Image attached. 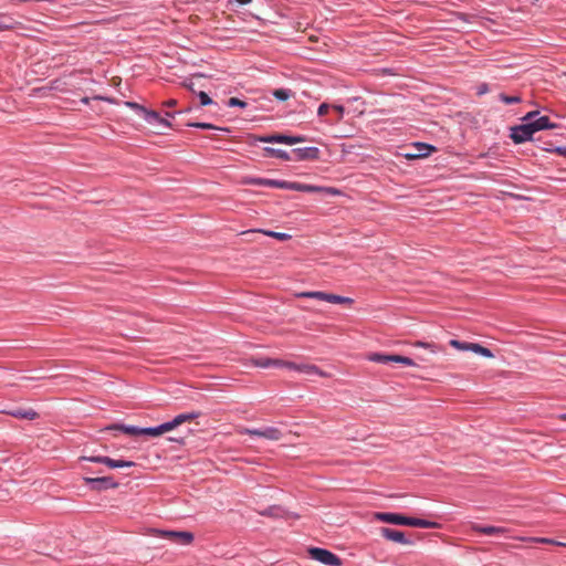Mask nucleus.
Masks as SVG:
<instances>
[{
	"instance_id": "nucleus-37",
	"label": "nucleus",
	"mask_w": 566,
	"mask_h": 566,
	"mask_svg": "<svg viewBox=\"0 0 566 566\" xmlns=\"http://www.w3.org/2000/svg\"><path fill=\"white\" fill-rule=\"evenodd\" d=\"M532 541L536 542V543H545V544H555V545L566 546V544H564V543L555 542L553 539L544 538V537L533 538Z\"/></svg>"
},
{
	"instance_id": "nucleus-5",
	"label": "nucleus",
	"mask_w": 566,
	"mask_h": 566,
	"mask_svg": "<svg viewBox=\"0 0 566 566\" xmlns=\"http://www.w3.org/2000/svg\"><path fill=\"white\" fill-rule=\"evenodd\" d=\"M310 556L327 566H340L342 562L337 555L334 553L318 547H313L308 549Z\"/></svg>"
},
{
	"instance_id": "nucleus-38",
	"label": "nucleus",
	"mask_w": 566,
	"mask_h": 566,
	"mask_svg": "<svg viewBox=\"0 0 566 566\" xmlns=\"http://www.w3.org/2000/svg\"><path fill=\"white\" fill-rule=\"evenodd\" d=\"M415 346L429 348V349H431L432 353H436V346L433 344H430V343L416 342Z\"/></svg>"
},
{
	"instance_id": "nucleus-32",
	"label": "nucleus",
	"mask_w": 566,
	"mask_h": 566,
	"mask_svg": "<svg viewBox=\"0 0 566 566\" xmlns=\"http://www.w3.org/2000/svg\"><path fill=\"white\" fill-rule=\"evenodd\" d=\"M189 126H193V127L201 128V129H220V127H217L209 123H192V124H189ZM221 130L229 132L228 128H221Z\"/></svg>"
},
{
	"instance_id": "nucleus-25",
	"label": "nucleus",
	"mask_w": 566,
	"mask_h": 566,
	"mask_svg": "<svg viewBox=\"0 0 566 566\" xmlns=\"http://www.w3.org/2000/svg\"><path fill=\"white\" fill-rule=\"evenodd\" d=\"M469 350L475 353V354H479L483 357H486V358H493L494 355L492 354V352L486 348V347H483L481 346L480 344H476V343H471L470 344V348Z\"/></svg>"
},
{
	"instance_id": "nucleus-12",
	"label": "nucleus",
	"mask_w": 566,
	"mask_h": 566,
	"mask_svg": "<svg viewBox=\"0 0 566 566\" xmlns=\"http://www.w3.org/2000/svg\"><path fill=\"white\" fill-rule=\"evenodd\" d=\"M380 534L388 541L396 542L402 545H409L411 542L406 538L405 534L389 527H381Z\"/></svg>"
},
{
	"instance_id": "nucleus-46",
	"label": "nucleus",
	"mask_w": 566,
	"mask_h": 566,
	"mask_svg": "<svg viewBox=\"0 0 566 566\" xmlns=\"http://www.w3.org/2000/svg\"><path fill=\"white\" fill-rule=\"evenodd\" d=\"M88 101H90V98H88V97H83V98H82V102H83L84 104H87V103H88Z\"/></svg>"
},
{
	"instance_id": "nucleus-26",
	"label": "nucleus",
	"mask_w": 566,
	"mask_h": 566,
	"mask_svg": "<svg viewBox=\"0 0 566 566\" xmlns=\"http://www.w3.org/2000/svg\"><path fill=\"white\" fill-rule=\"evenodd\" d=\"M262 186L272 187V188H279V189H289L290 182L289 181H281V180L263 178Z\"/></svg>"
},
{
	"instance_id": "nucleus-34",
	"label": "nucleus",
	"mask_w": 566,
	"mask_h": 566,
	"mask_svg": "<svg viewBox=\"0 0 566 566\" xmlns=\"http://www.w3.org/2000/svg\"><path fill=\"white\" fill-rule=\"evenodd\" d=\"M228 106H230V107L238 106V107L244 108V107H247V103L238 97H231L228 101Z\"/></svg>"
},
{
	"instance_id": "nucleus-13",
	"label": "nucleus",
	"mask_w": 566,
	"mask_h": 566,
	"mask_svg": "<svg viewBox=\"0 0 566 566\" xmlns=\"http://www.w3.org/2000/svg\"><path fill=\"white\" fill-rule=\"evenodd\" d=\"M252 363L256 367L268 368V367H292L294 363L284 361L281 359H271V358H253Z\"/></svg>"
},
{
	"instance_id": "nucleus-40",
	"label": "nucleus",
	"mask_w": 566,
	"mask_h": 566,
	"mask_svg": "<svg viewBox=\"0 0 566 566\" xmlns=\"http://www.w3.org/2000/svg\"><path fill=\"white\" fill-rule=\"evenodd\" d=\"M332 107L338 114L336 122H339L344 115V107L340 105H333Z\"/></svg>"
},
{
	"instance_id": "nucleus-17",
	"label": "nucleus",
	"mask_w": 566,
	"mask_h": 566,
	"mask_svg": "<svg viewBox=\"0 0 566 566\" xmlns=\"http://www.w3.org/2000/svg\"><path fill=\"white\" fill-rule=\"evenodd\" d=\"M200 416L199 412H189V413H180L176 416L171 421H168V424L171 426V430L177 428L178 426L192 421L193 419L198 418Z\"/></svg>"
},
{
	"instance_id": "nucleus-45",
	"label": "nucleus",
	"mask_w": 566,
	"mask_h": 566,
	"mask_svg": "<svg viewBox=\"0 0 566 566\" xmlns=\"http://www.w3.org/2000/svg\"><path fill=\"white\" fill-rule=\"evenodd\" d=\"M240 4H248L250 3L252 0H237Z\"/></svg>"
},
{
	"instance_id": "nucleus-1",
	"label": "nucleus",
	"mask_w": 566,
	"mask_h": 566,
	"mask_svg": "<svg viewBox=\"0 0 566 566\" xmlns=\"http://www.w3.org/2000/svg\"><path fill=\"white\" fill-rule=\"evenodd\" d=\"M375 520L384 523L396 524V525H407L412 527H422V528H437L439 524L436 522L416 518V517H407L398 513H385L378 512L374 514Z\"/></svg>"
},
{
	"instance_id": "nucleus-27",
	"label": "nucleus",
	"mask_w": 566,
	"mask_h": 566,
	"mask_svg": "<svg viewBox=\"0 0 566 566\" xmlns=\"http://www.w3.org/2000/svg\"><path fill=\"white\" fill-rule=\"evenodd\" d=\"M306 138L304 136H289L281 134L280 144L294 145L298 143L305 142Z\"/></svg>"
},
{
	"instance_id": "nucleus-18",
	"label": "nucleus",
	"mask_w": 566,
	"mask_h": 566,
	"mask_svg": "<svg viewBox=\"0 0 566 566\" xmlns=\"http://www.w3.org/2000/svg\"><path fill=\"white\" fill-rule=\"evenodd\" d=\"M108 430H119L128 436L137 437L142 436L143 428L126 424H112L107 427Z\"/></svg>"
},
{
	"instance_id": "nucleus-28",
	"label": "nucleus",
	"mask_w": 566,
	"mask_h": 566,
	"mask_svg": "<svg viewBox=\"0 0 566 566\" xmlns=\"http://www.w3.org/2000/svg\"><path fill=\"white\" fill-rule=\"evenodd\" d=\"M291 90L287 88H277L273 91V96L279 101H286L292 96Z\"/></svg>"
},
{
	"instance_id": "nucleus-6",
	"label": "nucleus",
	"mask_w": 566,
	"mask_h": 566,
	"mask_svg": "<svg viewBox=\"0 0 566 566\" xmlns=\"http://www.w3.org/2000/svg\"><path fill=\"white\" fill-rule=\"evenodd\" d=\"M368 359L370 361L380 363V364H388V363H399L403 364L406 366H416L415 361L406 356L400 355H385L379 353H374L368 356Z\"/></svg>"
},
{
	"instance_id": "nucleus-39",
	"label": "nucleus",
	"mask_w": 566,
	"mask_h": 566,
	"mask_svg": "<svg viewBox=\"0 0 566 566\" xmlns=\"http://www.w3.org/2000/svg\"><path fill=\"white\" fill-rule=\"evenodd\" d=\"M329 107H331V106H329L328 104H326V103L321 104V105H319V107H318V109H317V114H318L319 116H324V115H326V114H327V112H328V109H329Z\"/></svg>"
},
{
	"instance_id": "nucleus-21",
	"label": "nucleus",
	"mask_w": 566,
	"mask_h": 566,
	"mask_svg": "<svg viewBox=\"0 0 566 566\" xmlns=\"http://www.w3.org/2000/svg\"><path fill=\"white\" fill-rule=\"evenodd\" d=\"M256 232H261V233H263V234H265L268 237L277 239L280 241H286V240L291 239V235L287 234V233L269 231V230H248V231H243L241 234L242 235H249V234H253V233H256Z\"/></svg>"
},
{
	"instance_id": "nucleus-41",
	"label": "nucleus",
	"mask_w": 566,
	"mask_h": 566,
	"mask_svg": "<svg viewBox=\"0 0 566 566\" xmlns=\"http://www.w3.org/2000/svg\"><path fill=\"white\" fill-rule=\"evenodd\" d=\"M552 151L566 157V147H556Z\"/></svg>"
},
{
	"instance_id": "nucleus-44",
	"label": "nucleus",
	"mask_w": 566,
	"mask_h": 566,
	"mask_svg": "<svg viewBox=\"0 0 566 566\" xmlns=\"http://www.w3.org/2000/svg\"><path fill=\"white\" fill-rule=\"evenodd\" d=\"M165 106L167 107H172L175 105H177V101L176 99H168L164 103Z\"/></svg>"
},
{
	"instance_id": "nucleus-3",
	"label": "nucleus",
	"mask_w": 566,
	"mask_h": 566,
	"mask_svg": "<svg viewBox=\"0 0 566 566\" xmlns=\"http://www.w3.org/2000/svg\"><path fill=\"white\" fill-rule=\"evenodd\" d=\"M297 297L303 298H316L319 301H325L333 304H353L354 301L350 297H345L332 293H325L322 291H310V292H302L297 294Z\"/></svg>"
},
{
	"instance_id": "nucleus-19",
	"label": "nucleus",
	"mask_w": 566,
	"mask_h": 566,
	"mask_svg": "<svg viewBox=\"0 0 566 566\" xmlns=\"http://www.w3.org/2000/svg\"><path fill=\"white\" fill-rule=\"evenodd\" d=\"M531 124L535 132L556 127V124H553L548 116H541L536 119L533 118L531 119Z\"/></svg>"
},
{
	"instance_id": "nucleus-20",
	"label": "nucleus",
	"mask_w": 566,
	"mask_h": 566,
	"mask_svg": "<svg viewBox=\"0 0 566 566\" xmlns=\"http://www.w3.org/2000/svg\"><path fill=\"white\" fill-rule=\"evenodd\" d=\"M292 369H295V370H298V371H302V373H305V374H308V375H318L321 377H328L329 375L323 370H321L318 367H316L315 365H296L294 364V366L291 367Z\"/></svg>"
},
{
	"instance_id": "nucleus-33",
	"label": "nucleus",
	"mask_w": 566,
	"mask_h": 566,
	"mask_svg": "<svg viewBox=\"0 0 566 566\" xmlns=\"http://www.w3.org/2000/svg\"><path fill=\"white\" fill-rule=\"evenodd\" d=\"M500 99L505 104H515V103H520L522 101L521 97L517 95L509 96L505 94H500Z\"/></svg>"
},
{
	"instance_id": "nucleus-7",
	"label": "nucleus",
	"mask_w": 566,
	"mask_h": 566,
	"mask_svg": "<svg viewBox=\"0 0 566 566\" xmlns=\"http://www.w3.org/2000/svg\"><path fill=\"white\" fill-rule=\"evenodd\" d=\"M84 482L90 485V488L94 491H103L107 489H116L118 483L113 480L111 476H101V478H90L85 476Z\"/></svg>"
},
{
	"instance_id": "nucleus-4",
	"label": "nucleus",
	"mask_w": 566,
	"mask_h": 566,
	"mask_svg": "<svg viewBox=\"0 0 566 566\" xmlns=\"http://www.w3.org/2000/svg\"><path fill=\"white\" fill-rule=\"evenodd\" d=\"M238 432L240 434L261 437L270 441H279L283 437L282 431L276 427H265L262 429L239 428Z\"/></svg>"
},
{
	"instance_id": "nucleus-30",
	"label": "nucleus",
	"mask_w": 566,
	"mask_h": 566,
	"mask_svg": "<svg viewBox=\"0 0 566 566\" xmlns=\"http://www.w3.org/2000/svg\"><path fill=\"white\" fill-rule=\"evenodd\" d=\"M281 134H273L258 137L259 142L262 143H280Z\"/></svg>"
},
{
	"instance_id": "nucleus-24",
	"label": "nucleus",
	"mask_w": 566,
	"mask_h": 566,
	"mask_svg": "<svg viewBox=\"0 0 566 566\" xmlns=\"http://www.w3.org/2000/svg\"><path fill=\"white\" fill-rule=\"evenodd\" d=\"M264 151L268 156H271V157H276V158H280L283 160H292V157L289 155V153L285 150H282V149L265 147Z\"/></svg>"
},
{
	"instance_id": "nucleus-15",
	"label": "nucleus",
	"mask_w": 566,
	"mask_h": 566,
	"mask_svg": "<svg viewBox=\"0 0 566 566\" xmlns=\"http://www.w3.org/2000/svg\"><path fill=\"white\" fill-rule=\"evenodd\" d=\"M417 149V153H408L405 155V157L409 160L411 159H418V158H424L430 155L431 151L434 150L433 146H430L428 144L417 143L413 146Z\"/></svg>"
},
{
	"instance_id": "nucleus-11",
	"label": "nucleus",
	"mask_w": 566,
	"mask_h": 566,
	"mask_svg": "<svg viewBox=\"0 0 566 566\" xmlns=\"http://www.w3.org/2000/svg\"><path fill=\"white\" fill-rule=\"evenodd\" d=\"M295 160H316L319 158V149L317 147L295 148L292 150Z\"/></svg>"
},
{
	"instance_id": "nucleus-47",
	"label": "nucleus",
	"mask_w": 566,
	"mask_h": 566,
	"mask_svg": "<svg viewBox=\"0 0 566 566\" xmlns=\"http://www.w3.org/2000/svg\"><path fill=\"white\" fill-rule=\"evenodd\" d=\"M559 418H560L562 420H565V421H566V413L560 415V416H559Z\"/></svg>"
},
{
	"instance_id": "nucleus-31",
	"label": "nucleus",
	"mask_w": 566,
	"mask_h": 566,
	"mask_svg": "<svg viewBox=\"0 0 566 566\" xmlns=\"http://www.w3.org/2000/svg\"><path fill=\"white\" fill-rule=\"evenodd\" d=\"M471 343L460 342L458 339H451L450 345L459 350H469Z\"/></svg>"
},
{
	"instance_id": "nucleus-48",
	"label": "nucleus",
	"mask_w": 566,
	"mask_h": 566,
	"mask_svg": "<svg viewBox=\"0 0 566 566\" xmlns=\"http://www.w3.org/2000/svg\"><path fill=\"white\" fill-rule=\"evenodd\" d=\"M4 29V27L0 23V31H2Z\"/></svg>"
},
{
	"instance_id": "nucleus-42",
	"label": "nucleus",
	"mask_w": 566,
	"mask_h": 566,
	"mask_svg": "<svg viewBox=\"0 0 566 566\" xmlns=\"http://www.w3.org/2000/svg\"><path fill=\"white\" fill-rule=\"evenodd\" d=\"M169 441H174V442H178L180 444H184L185 443V438L182 437H179V438H176V437H170L168 438Z\"/></svg>"
},
{
	"instance_id": "nucleus-23",
	"label": "nucleus",
	"mask_w": 566,
	"mask_h": 566,
	"mask_svg": "<svg viewBox=\"0 0 566 566\" xmlns=\"http://www.w3.org/2000/svg\"><path fill=\"white\" fill-rule=\"evenodd\" d=\"M8 413L10 416H12L14 418H19V419L33 420V419L38 418V413L32 409L17 408L14 410L9 411Z\"/></svg>"
},
{
	"instance_id": "nucleus-22",
	"label": "nucleus",
	"mask_w": 566,
	"mask_h": 566,
	"mask_svg": "<svg viewBox=\"0 0 566 566\" xmlns=\"http://www.w3.org/2000/svg\"><path fill=\"white\" fill-rule=\"evenodd\" d=\"M171 431V426L168 424V422H165L158 427H153V428H143V432L142 434H147V436H151V437H159L164 433H167Z\"/></svg>"
},
{
	"instance_id": "nucleus-10",
	"label": "nucleus",
	"mask_w": 566,
	"mask_h": 566,
	"mask_svg": "<svg viewBox=\"0 0 566 566\" xmlns=\"http://www.w3.org/2000/svg\"><path fill=\"white\" fill-rule=\"evenodd\" d=\"M127 106H129V107H132L134 109H138V111L143 112L144 115H145L146 122L149 123V124H160V125H164V126H167V127L170 126L169 122H167L165 118H163L155 111H147L145 107L138 105L137 103H133V102H127Z\"/></svg>"
},
{
	"instance_id": "nucleus-14",
	"label": "nucleus",
	"mask_w": 566,
	"mask_h": 566,
	"mask_svg": "<svg viewBox=\"0 0 566 566\" xmlns=\"http://www.w3.org/2000/svg\"><path fill=\"white\" fill-rule=\"evenodd\" d=\"M290 190L303 191V192H328L335 193L336 191L332 188H325L319 186H312L298 182H290Z\"/></svg>"
},
{
	"instance_id": "nucleus-36",
	"label": "nucleus",
	"mask_w": 566,
	"mask_h": 566,
	"mask_svg": "<svg viewBox=\"0 0 566 566\" xmlns=\"http://www.w3.org/2000/svg\"><path fill=\"white\" fill-rule=\"evenodd\" d=\"M261 515L266 516H279L280 515V507L277 506H271L266 511L260 512Z\"/></svg>"
},
{
	"instance_id": "nucleus-16",
	"label": "nucleus",
	"mask_w": 566,
	"mask_h": 566,
	"mask_svg": "<svg viewBox=\"0 0 566 566\" xmlns=\"http://www.w3.org/2000/svg\"><path fill=\"white\" fill-rule=\"evenodd\" d=\"M471 528L474 532L484 534V535H503L507 532V528L505 527H499V526H481L479 524H472Z\"/></svg>"
},
{
	"instance_id": "nucleus-8",
	"label": "nucleus",
	"mask_w": 566,
	"mask_h": 566,
	"mask_svg": "<svg viewBox=\"0 0 566 566\" xmlns=\"http://www.w3.org/2000/svg\"><path fill=\"white\" fill-rule=\"evenodd\" d=\"M157 533L176 544L189 545L193 541V534L190 532H178V531H157Z\"/></svg>"
},
{
	"instance_id": "nucleus-43",
	"label": "nucleus",
	"mask_w": 566,
	"mask_h": 566,
	"mask_svg": "<svg viewBox=\"0 0 566 566\" xmlns=\"http://www.w3.org/2000/svg\"><path fill=\"white\" fill-rule=\"evenodd\" d=\"M182 85L191 92H195V85L192 82H184Z\"/></svg>"
},
{
	"instance_id": "nucleus-35",
	"label": "nucleus",
	"mask_w": 566,
	"mask_h": 566,
	"mask_svg": "<svg viewBox=\"0 0 566 566\" xmlns=\"http://www.w3.org/2000/svg\"><path fill=\"white\" fill-rule=\"evenodd\" d=\"M198 97L200 99V104L202 106L212 104V99L209 97V95L205 92H199Z\"/></svg>"
},
{
	"instance_id": "nucleus-29",
	"label": "nucleus",
	"mask_w": 566,
	"mask_h": 566,
	"mask_svg": "<svg viewBox=\"0 0 566 566\" xmlns=\"http://www.w3.org/2000/svg\"><path fill=\"white\" fill-rule=\"evenodd\" d=\"M262 182H263V178L250 177V176L242 177L240 180L241 185L262 186Z\"/></svg>"
},
{
	"instance_id": "nucleus-9",
	"label": "nucleus",
	"mask_w": 566,
	"mask_h": 566,
	"mask_svg": "<svg viewBox=\"0 0 566 566\" xmlns=\"http://www.w3.org/2000/svg\"><path fill=\"white\" fill-rule=\"evenodd\" d=\"M81 459L95 463H103L111 469L132 468L135 465L133 461L114 460L109 457H82Z\"/></svg>"
},
{
	"instance_id": "nucleus-2",
	"label": "nucleus",
	"mask_w": 566,
	"mask_h": 566,
	"mask_svg": "<svg viewBox=\"0 0 566 566\" xmlns=\"http://www.w3.org/2000/svg\"><path fill=\"white\" fill-rule=\"evenodd\" d=\"M538 115L537 111L527 113L523 120L525 124L513 127L511 130V138L515 144H522L524 142L531 140L532 136L535 132L531 124V119L535 118Z\"/></svg>"
}]
</instances>
